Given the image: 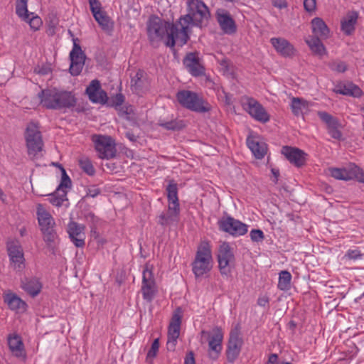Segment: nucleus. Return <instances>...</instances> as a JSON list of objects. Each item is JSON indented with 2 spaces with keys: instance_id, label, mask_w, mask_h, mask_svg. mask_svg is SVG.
Here are the masks:
<instances>
[{
  "instance_id": "nucleus-5",
  "label": "nucleus",
  "mask_w": 364,
  "mask_h": 364,
  "mask_svg": "<svg viewBox=\"0 0 364 364\" xmlns=\"http://www.w3.org/2000/svg\"><path fill=\"white\" fill-rule=\"evenodd\" d=\"M176 99L182 107L196 112L205 113L211 109V106L207 101L198 93L191 90L178 91L176 93Z\"/></svg>"
},
{
  "instance_id": "nucleus-35",
  "label": "nucleus",
  "mask_w": 364,
  "mask_h": 364,
  "mask_svg": "<svg viewBox=\"0 0 364 364\" xmlns=\"http://www.w3.org/2000/svg\"><path fill=\"white\" fill-rule=\"evenodd\" d=\"M28 0H16V13L25 21H28V16L33 15V13L29 14L27 9Z\"/></svg>"
},
{
  "instance_id": "nucleus-31",
  "label": "nucleus",
  "mask_w": 364,
  "mask_h": 364,
  "mask_svg": "<svg viewBox=\"0 0 364 364\" xmlns=\"http://www.w3.org/2000/svg\"><path fill=\"white\" fill-rule=\"evenodd\" d=\"M159 126L168 131L178 132L182 130L186 127V122L183 119L178 118L170 120L160 119Z\"/></svg>"
},
{
  "instance_id": "nucleus-8",
  "label": "nucleus",
  "mask_w": 364,
  "mask_h": 364,
  "mask_svg": "<svg viewBox=\"0 0 364 364\" xmlns=\"http://www.w3.org/2000/svg\"><path fill=\"white\" fill-rule=\"evenodd\" d=\"M201 333L208 336V357L211 360H217L223 349V333L222 329L218 326H215L211 332L202 331Z\"/></svg>"
},
{
  "instance_id": "nucleus-12",
  "label": "nucleus",
  "mask_w": 364,
  "mask_h": 364,
  "mask_svg": "<svg viewBox=\"0 0 364 364\" xmlns=\"http://www.w3.org/2000/svg\"><path fill=\"white\" fill-rule=\"evenodd\" d=\"M143 299L151 303L157 293L154 274L146 266L143 270L142 284L141 287Z\"/></svg>"
},
{
  "instance_id": "nucleus-39",
  "label": "nucleus",
  "mask_w": 364,
  "mask_h": 364,
  "mask_svg": "<svg viewBox=\"0 0 364 364\" xmlns=\"http://www.w3.org/2000/svg\"><path fill=\"white\" fill-rule=\"evenodd\" d=\"M308 107V102L301 98L293 97L291 99V108L294 115L302 114V109Z\"/></svg>"
},
{
  "instance_id": "nucleus-48",
  "label": "nucleus",
  "mask_w": 364,
  "mask_h": 364,
  "mask_svg": "<svg viewBox=\"0 0 364 364\" xmlns=\"http://www.w3.org/2000/svg\"><path fill=\"white\" fill-rule=\"evenodd\" d=\"M142 76H143V73L141 70H139L136 73L135 76L132 78L131 87L133 90L137 91L142 87V86H143V81L141 80Z\"/></svg>"
},
{
  "instance_id": "nucleus-21",
  "label": "nucleus",
  "mask_w": 364,
  "mask_h": 364,
  "mask_svg": "<svg viewBox=\"0 0 364 364\" xmlns=\"http://www.w3.org/2000/svg\"><path fill=\"white\" fill-rule=\"evenodd\" d=\"M270 43L272 46L280 55L284 57H291L294 55L295 49L294 46L285 38H272Z\"/></svg>"
},
{
  "instance_id": "nucleus-36",
  "label": "nucleus",
  "mask_w": 364,
  "mask_h": 364,
  "mask_svg": "<svg viewBox=\"0 0 364 364\" xmlns=\"http://www.w3.org/2000/svg\"><path fill=\"white\" fill-rule=\"evenodd\" d=\"M180 328L176 326H168L167 348L168 350H173L177 338L180 334Z\"/></svg>"
},
{
  "instance_id": "nucleus-18",
  "label": "nucleus",
  "mask_w": 364,
  "mask_h": 364,
  "mask_svg": "<svg viewBox=\"0 0 364 364\" xmlns=\"http://www.w3.org/2000/svg\"><path fill=\"white\" fill-rule=\"evenodd\" d=\"M246 110L257 121L265 123L269 121V114L264 107L253 98H250L247 103Z\"/></svg>"
},
{
  "instance_id": "nucleus-29",
  "label": "nucleus",
  "mask_w": 364,
  "mask_h": 364,
  "mask_svg": "<svg viewBox=\"0 0 364 364\" xmlns=\"http://www.w3.org/2000/svg\"><path fill=\"white\" fill-rule=\"evenodd\" d=\"M37 216L40 228L55 226L53 218L41 205L37 208Z\"/></svg>"
},
{
  "instance_id": "nucleus-22",
  "label": "nucleus",
  "mask_w": 364,
  "mask_h": 364,
  "mask_svg": "<svg viewBox=\"0 0 364 364\" xmlns=\"http://www.w3.org/2000/svg\"><path fill=\"white\" fill-rule=\"evenodd\" d=\"M8 345L14 355L23 359L26 358L23 341L18 335L9 336L8 337Z\"/></svg>"
},
{
  "instance_id": "nucleus-24",
  "label": "nucleus",
  "mask_w": 364,
  "mask_h": 364,
  "mask_svg": "<svg viewBox=\"0 0 364 364\" xmlns=\"http://www.w3.org/2000/svg\"><path fill=\"white\" fill-rule=\"evenodd\" d=\"M334 92L338 94L354 97H359L363 95L361 89L358 85L350 82L346 84L338 85Z\"/></svg>"
},
{
  "instance_id": "nucleus-50",
  "label": "nucleus",
  "mask_w": 364,
  "mask_h": 364,
  "mask_svg": "<svg viewBox=\"0 0 364 364\" xmlns=\"http://www.w3.org/2000/svg\"><path fill=\"white\" fill-rule=\"evenodd\" d=\"M251 240L253 242H262L264 240V232L259 229H253L250 231V233Z\"/></svg>"
},
{
  "instance_id": "nucleus-7",
  "label": "nucleus",
  "mask_w": 364,
  "mask_h": 364,
  "mask_svg": "<svg viewBox=\"0 0 364 364\" xmlns=\"http://www.w3.org/2000/svg\"><path fill=\"white\" fill-rule=\"evenodd\" d=\"M92 139L100 159H109L116 156V144L111 136L93 135Z\"/></svg>"
},
{
  "instance_id": "nucleus-60",
  "label": "nucleus",
  "mask_w": 364,
  "mask_h": 364,
  "mask_svg": "<svg viewBox=\"0 0 364 364\" xmlns=\"http://www.w3.org/2000/svg\"><path fill=\"white\" fill-rule=\"evenodd\" d=\"M184 364H196L193 352L190 351L186 354Z\"/></svg>"
},
{
  "instance_id": "nucleus-19",
  "label": "nucleus",
  "mask_w": 364,
  "mask_h": 364,
  "mask_svg": "<svg viewBox=\"0 0 364 364\" xmlns=\"http://www.w3.org/2000/svg\"><path fill=\"white\" fill-rule=\"evenodd\" d=\"M85 226L76 222L71 221L68 226V232L71 241L77 247L85 246Z\"/></svg>"
},
{
  "instance_id": "nucleus-58",
  "label": "nucleus",
  "mask_w": 364,
  "mask_h": 364,
  "mask_svg": "<svg viewBox=\"0 0 364 364\" xmlns=\"http://www.w3.org/2000/svg\"><path fill=\"white\" fill-rule=\"evenodd\" d=\"M269 302V299L267 295L259 296L257 299V304L259 306L265 307Z\"/></svg>"
},
{
  "instance_id": "nucleus-54",
  "label": "nucleus",
  "mask_w": 364,
  "mask_h": 364,
  "mask_svg": "<svg viewBox=\"0 0 364 364\" xmlns=\"http://www.w3.org/2000/svg\"><path fill=\"white\" fill-rule=\"evenodd\" d=\"M316 0H304V6L306 11L311 12L316 9Z\"/></svg>"
},
{
  "instance_id": "nucleus-53",
  "label": "nucleus",
  "mask_w": 364,
  "mask_h": 364,
  "mask_svg": "<svg viewBox=\"0 0 364 364\" xmlns=\"http://www.w3.org/2000/svg\"><path fill=\"white\" fill-rule=\"evenodd\" d=\"M346 257L350 259H357L361 258L362 254L358 250H348L346 254Z\"/></svg>"
},
{
  "instance_id": "nucleus-1",
  "label": "nucleus",
  "mask_w": 364,
  "mask_h": 364,
  "mask_svg": "<svg viewBox=\"0 0 364 364\" xmlns=\"http://www.w3.org/2000/svg\"><path fill=\"white\" fill-rule=\"evenodd\" d=\"M146 26L148 39L153 47H158L161 42H164L169 48H173L176 44L183 46L187 43L183 42L182 31L178 21L170 23L158 16L152 15L149 17Z\"/></svg>"
},
{
  "instance_id": "nucleus-52",
  "label": "nucleus",
  "mask_w": 364,
  "mask_h": 364,
  "mask_svg": "<svg viewBox=\"0 0 364 364\" xmlns=\"http://www.w3.org/2000/svg\"><path fill=\"white\" fill-rule=\"evenodd\" d=\"M95 98L98 100L97 102H93L94 103L105 104L107 100V95L106 92L104 90L97 91L95 93Z\"/></svg>"
},
{
  "instance_id": "nucleus-34",
  "label": "nucleus",
  "mask_w": 364,
  "mask_h": 364,
  "mask_svg": "<svg viewBox=\"0 0 364 364\" xmlns=\"http://www.w3.org/2000/svg\"><path fill=\"white\" fill-rule=\"evenodd\" d=\"M306 42L314 53L320 56L325 54L326 48L319 38L311 36Z\"/></svg>"
},
{
  "instance_id": "nucleus-2",
  "label": "nucleus",
  "mask_w": 364,
  "mask_h": 364,
  "mask_svg": "<svg viewBox=\"0 0 364 364\" xmlns=\"http://www.w3.org/2000/svg\"><path fill=\"white\" fill-rule=\"evenodd\" d=\"M187 6V14L181 16L177 21L182 31L183 42L189 40L191 27L202 28L210 16L208 7L202 0H188Z\"/></svg>"
},
{
  "instance_id": "nucleus-20",
  "label": "nucleus",
  "mask_w": 364,
  "mask_h": 364,
  "mask_svg": "<svg viewBox=\"0 0 364 364\" xmlns=\"http://www.w3.org/2000/svg\"><path fill=\"white\" fill-rule=\"evenodd\" d=\"M180 219V208L168 205V210L163 211L157 217V223L162 227H166L177 223Z\"/></svg>"
},
{
  "instance_id": "nucleus-28",
  "label": "nucleus",
  "mask_w": 364,
  "mask_h": 364,
  "mask_svg": "<svg viewBox=\"0 0 364 364\" xmlns=\"http://www.w3.org/2000/svg\"><path fill=\"white\" fill-rule=\"evenodd\" d=\"M4 302L6 303L9 309L13 311H25L27 307L26 303L13 293H9L4 296Z\"/></svg>"
},
{
  "instance_id": "nucleus-15",
  "label": "nucleus",
  "mask_w": 364,
  "mask_h": 364,
  "mask_svg": "<svg viewBox=\"0 0 364 364\" xmlns=\"http://www.w3.org/2000/svg\"><path fill=\"white\" fill-rule=\"evenodd\" d=\"M215 18L221 30L226 34H233L237 31L235 20L230 14L224 9H218L215 12Z\"/></svg>"
},
{
  "instance_id": "nucleus-42",
  "label": "nucleus",
  "mask_w": 364,
  "mask_h": 364,
  "mask_svg": "<svg viewBox=\"0 0 364 364\" xmlns=\"http://www.w3.org/2000/svg\"><path fill=\"white\" fill-rule=\"evenodd\" d=\"M101 90H103L101 88L100 81L97 80H93L87 87L85 92L91 102H97L98 100L95 98V93Z\"/></svg>"
},
{
  "instance_id": "nucleus-64",
  "label": "nucleus",
  "mask_w": 364,
  "mask_h": 364,
  "mask_svg": "<svg viewBox=\"0 0 364 364\" xmlns=\"http://www.w3.org/2000/svg\"><path fill=\"white\" fill-rule=\"evenodd\" d=\"M48 73V69L47 68H42L38 70V73L41 75H46Z\"/></svg>"
},
{
  "instance_id": "nucleus-33",
  "label": "nucleus",
  "mask_w": 364,
  "mask_h": 364,
  "mask_svg": "<svg viewBox=\"0 0 364 364\" xmlns=\"http://www.w3.org/2000/svg\"><path fill=\"white\" fill-rule=\"evenodd\" d=\"M95 21L99 23L101 28L105 31H110L112 28V23H111L109 17L107 15L106 12L100 10L97 12L92 14Z\"/></svg>"
},
{
  "instance_id": "nucleus-6",
  "label": "nucleus",
  "mask_w": 364,
  "mask_h": 364,
  "mask_svg": "<svg viewBox=\"0 0 364 364\" xmlns=\"http://www.w3.org/2000/svg\"><path fill=\"white\" fill-rule=\"evenodd\" d=\"M24 139L29 157L31 159L38 157L42 151L43 141L37 123L31 122L27 124L24 132Z\"/></svg>"
},
{
  "instance_id": "nucleus-47",
  "label": "nucleus",
  "mask_w": 364,
  "mask_h": 364,
  "mask_svg": "<svg viewBox=\"0 0 364 364\" xmlns=\"http://www.w3.org/2000/svg\"><path fill=\"white\" fill-rule=\"evenodd\" d=\"M183 310L181 307H177L172 315L169 326L181 327Z\"/></svg>"
},
{
  "instance_id": "nucleus-62",
  "label": "nucleus",
  "mask_w": 364,
  "mask_h": 364,
  "mask_svg": "<svg viewBox=\"0 0 364 364\" xmlns=\"http://www.w3.org/2000/svg\"><path fill=\"white\" fill-rule=\"evenodd\" d=\"M271 171L274 177V179L273 180V181L275 183H277L278 181V177L279 176V169L272 168Z\"/></svg>"
},
{
  "instance_id": "nucleus-45",
  "label": "nucleus",
  "mask_w": 364,
  "mask_h": 364,
  "mask_svg": "<svg viewBox=\"0 0 364 364\" xmlns=\"http://www.w3.org/2000/svg\"><path fill=\"white\" fill-rule=\"evenodd\" d=\"M327 66L333 71L344 73L347 70V65L340 60H333L326 63Z\"/></svg>"
},
{
  "instance_id": "nucleus-16",
  "label": "nucleus",
  "mask_w": 364,
  "mask_h": 364,
  "mask_svg": "<svg viewBox=\"0 0 364 364\" xmlns=\"http://www.w3.org/2000/svg\"><path fill=\"white\" fill-rule=\"evenodd\" d=\"M317 114L320 119L326 124L328 133L331 136L335 139H341L342 133L338 130L340 124L338 119L325 111H318Z\"/></svg>"
},
{
  "instance_id": "nucleus-40",
  "label": "nucleus",
  "mask_w": 364,
  "mask_h": 364,
  "mask_svg": "<svg viewBox=\"0 0 364 364\" xmlns=\"http://www.w3.org/2000/svg\"><path fill=\"white\" fill-rule=\"evenodd\" d=\"M41 230L43 235V240L48 245H50L52 242H54L58 237L57 232L55 230V226H49L46 228H41Z\"/></svg>"
},
{
  "instance_id": "nucleus-55",
  "label": "nucleus",
  "mask_w": 364,
  "mask_h": 364,
  "mask_svg": "<svg viewBox=\"0 0 364 364\" xmlns=\"http://www.w3.org/2000/svg\"><path fill=\"white\" fill-rule=\"evenodd\" d=\"M89 4L90 7V11L92 14H95V12H97V11L102 10L101 4L98 0H89Z\"/></svg>"
},
{
  "instance_id": "nucleus-63",
  "label": "nucleus",
  "mask_w": 364,
  "mask_h": 364,
  "mask_svg": "<svg viewBox=\"0 0 364 364\" xmlns=\"http://www.w3.org/2000/svg\"><path fill=\"white\" fill-rule=\"evenodd\" d=\"M126 137L128 138L131 141H136V136L131 132H128L125 134Z\"/></svg>"
},
{
  "instance_id": "nucleus-26",
  "label": "nucleus",
  "mask_w": 364,
  "mask_h": 364,
  "mask_svg": "<svg viewBox=\"0 0 364 364\" xmlns=\"http://www.w3.org/2000/svg\"><path fill=\"white\" fill-rule=\"evenodd\" d=\"M314 37L326 39L329 36V28L322 18L316 17L311 21Z\"/></svg>"
},
{
  "instance_id": "nucleus-59",
  "label": "nucleus",
  "mask_w": 364,
  "mask_h": 364,
  "mask_svg": "<svg viewBox=\"0 0 364 364\" xmlns=\"http://www.w3.org/2000/svg\"><path fill=\"white\" fill-rule=\"evenodd\" d=\"M100 193V190L97 188L92 187L87 190L86 197L95 198Z\"/></svg>"
},
{
  "instance_id": "nucleus-57",
  "label": "nucleus",
  "mask_w": 364,
  "mask_h": 364,
  "mask_svg": "<svg viewBox=\"0 0 364 364\" xmlns=\"http://www.w3.org/2000/svg\"><path fill=\"white\" fill-rule=\"evenodd\" d=\"M113 103L116 106H120L123 104L124 101V96L121 94H117L112 99Z\"/></svg>"
},
{
  "instance_id": "nucleus-56",
  "label": "nucleus",
  "mask_w": 364,
  "mask_h": 364,
  "mask_svg": "<svg viewBox=\"0 0 364 364\" xmlns=\"http://www.w3.org/2000/svg\"><path fill=\"white\" fill-rule=\"evenodd\" d=\"M267 364H292L290 362H278V355L275 353H272L269 355Z\"/></svg>"
},
{
  "instance_id": "nucleus-43",
  "label": "nucleus",
  "mask_w": 364,
  "mask_h": 364,
  "mask_svg": "<svg viewBox=\"0 0 364 364\" xmlns=\"http://www.w3.org/2000/svg\"><path fill=\"white\" fill-rule=\"evenodd\" d=\"M66 200L67 192H60L57 189L53 193L50 195L49 198L50 203L55 206H60Z\"/></svg>"
},
{
  "instance_id": "nucleus-49",
  "label": "nucleus",
  "mask_w": 364,
  "mask_h": 364,
  "mask_svg": "<svg viewBox=\"0 0 364 364\" xmlns=\"http://www.w3.org/2000/svg\"><path fill=\"white\" fill-rule=\"evenodd\" d=\"M159 338H156L154 340L151 348L149 350L147 353V358H154L156 356V354L159 351Z\"/></svg>"
},
{
  "instance_id": "nucleus-23",
  "label": "nucleus",
  "mask_w": 364,
  "mask_h": 364,
  "mask_svg": "<svg viewBox=\"0 0 364 364\" xmlns=\"http://www.w3.org/2000/svg\"><path fill=\"white\" fill-rule=\"evenodd\" d=\"M21 287L27 294L35 297L41 292L42 284L36 277H25L21 280Z\"/></svg>"
},
{
  "instance_id": "nucleus-9",
  "label": "nucleus",
  "mask_w": 364,
  "mask_h": 364,
  "mask_svg": "<svg viewBox=\"0 0 364 364\" xmlns=\"http://www.w3.org/2000/svg\"><path fill=\"white\" fill-rule=\"evenodd\" d=\"M219 230L230 234L233 237L245 235L248 226L230 215L222 217L218 222Z\"/></svg>"
},
{
  "instance_id": "nucleus-14",
  "label": "nucleus",
  "mask_w": 364,
  "mask_h": 364,
  "mask_svg": "<svg viewBox=\"0 0 364 364\" xmlns=\"http://www.w3.org/2000/svg\"><path fill=\"white\" fill-rule=\"evenodd\" d=\"M243 341L240 336L237 329L230 331V338L226 350L227 359L230 363H233L240 355Z\"/></svg>"
},
{
  "instance_id": "nucleus-30",
  "label": "nucleus",
  "mask_w": 364,
  "mask_h": 364,
  "mask_svg": "<svg viewBox=\"0 0 364 364\" xmlns=\"http://www.w3.org/2000/svg\"><path fill=\"white\" fill-rule=\"evenodd\" d=\"M358 14L356 11L348 12L346 18L341 21V29L347 35H350L355 31Z\"/></svg>"
},
{
  "instance_id": "nucleus-3",
  "label": "nucleus",
  "mask_w": 364,
  "mask_h": 364,
  "mask_svg": "<svg viewBox=\"0 0 364 364\" xmlns=\"http://www.w3.org/2000/svg\"><path fill=\"white\" fill-rule=\"evenodd\" d=\"M38 97L43 107L48 109H70L77 103V98L71 92L56 88L42 90Z\"/></svg>"
},
{
  "instance_id": "nucleus-17",
  "label": "nucleus",
  "mask_w": 364,
  "mask_h": 364,
  "mask_svg": "<svg viewBox=\"0 0 364 364\" xmlns=\"http://www.w3.org/2000/svg\"><path fill=\"white\" fill-rule=\"evenodd\" d=\"M282 154L296 167H301L306 163L307 154L299 148L284 146L282 149Z\"/></svg>"
},
{
  "instance_id": "nucleus-41",
  "label": "nucleus",
  "mask_w": 364,
  "mask_h": 364,
  "mask_svg": "<svg viewBox=\"0 0 364 364\" xmlns=\"http://www.w3.org/2000/svg\"><path fill=\"white\" fill-rule=\"evenodd\" d=\"M348 176L350 177V180L356 179L360 183H364V172L355 165H352L347 169Z\"/></svg>"
},
{
  "instance_id": "nucleus-10",
  "label": "nucleus",
  "mask_w": 364,
  "mask_h": 364,
  "mask_svg": "<svg viewBox=\"0 0 364 364\" xmlns=\"http://www.w3.org/2000/svg\"><path fill=\"white\" fill-rule=\"evenodd\" d=\"M218 267L223 277H228L231 273V266L234 263L235 256L228 242L220 245L217 255Z\"/></svg>"
},
{
  "instance_id": "nucleus-13",
  "label": "nucleus",
  "mask_w": 364,
  "mask_h": 364,
  "mask_svg": "<svg viewBox=\"0 0 364 364\" xmlns=\"http://www.w3.org/2000/svg\"><path fill=\"white\" fill-rule=\"evenodd\" d=\"M183 64L188 72L193 77H200L205 75V69L202 64V60L198 52L186 53L183 59Z\"/></svg>"
},
{
  "instance_id": "nucleus-46",
  "label": "nucleus",
  "mask_w": 364,
  "mask_h": 364,
  "mask_svg": "<svg viewBox=\"0 0 364 364\" xmlns=\"http://www.w3.org/2000/svg\"><path fill=\"white\" fill-rule=\"evenodd\" d=\"M331 175L336 179L350 181L347 174V168H332L330 169Z\"/></svg>"
},
{
  "instance_id": "nucleus-4",
  "label": "nucleus",
  "mask_w": 364,
  "mask_h": 364,
  "mask_svg": "<svg viewBox=\"0 0 364 364\" xmlns=\"http://www.w3.org/2000/svg\"><path fill=\"white\" fill-rule=\"evenodd\" d=\"M212 252L208 242H202L198 247L195 259L192 263V271L196 277H200L212 269Z\"/></svg>"
},
{
  "instance_id": "nucleus-32",
  "label": "nucleus",
  "mask_w": 364,
  "mask_h": 364,
  "mask_svg": "<svg viewBox=\"0 0 364 364\" xmlns=\"http://www.w3.org/2000/svg\"><path fill=\"white\" fill-rule=\"evenodd\" d=\"M168 205L180 208L178 198V185L173 180H170L166 188Z\"/></svg>"
},
{
  "instance_id": "nucleus-38",
  "label": "nucleus",
  "mask_w": 364,
  "mask_h": 364,
  "mask_svg": "<svg viewBox=\"0 0 364 364\" xmlns=\"http://www.w3.org/2000/svg\"><path fill=\"white\" fill-rule=\"evenodd\" d=\"M61 171V180L60 183L56 188L60 192H67L68 189H70L72 187V181L68 175L67 174L65 168L60 166Z\"/></svg>"
},
{
  "instance_id": "nucleus-25",
  "label": "nucleus",
  "mask_w": 364,
  "mask_h": 364,
  "mask_svg": "<svg viewBox=\"0 0 364 364\" xmlns=\"http://www.w3.org/2000/svg\"><path fill=\"white\" fill-rule=\"evenodd\" d=\"M8 254L12 263L18 264L20 266L23 263L24 258L23 254L20 245L16 242H10L7 244Z\"/></svg>"
},
{
  "instance_id": "nucleus-44",
  "label": "nucleus",
  "mask_w": 364,
  "mask_h": 364,
  "mask_svg": "<svg viewBox=\"0 0 364 364\" xmlns=\"http://www.w3.org/2000/svg\"><path fill=\"white\" fill-rule=\"evenodd\" d=\"M79 166L80 168L89 176H93L95 173V169L92 161L85 157L79 159Z\"/></svg>"
},
{
  "instance_id": "nucleus-11",
  "label": "nucleus",
  "mask_w": 364,
  "mask_h": 364,
  "mask_svg": "<svg viewBox=\"0 0 364 364\" xmlns=\"http://www.w3.org/2000/svg\"><path fill=\"white\" fill-rule=\"evenodd\" d=\"M73 47L70 53V73L73 76H77L82 72L86 55L78 43V38H73Z\"/></svg>"
},
{
  "instance_id": "nucleus-37",
  "label": "nucleus",
  "mask_w": 364,
  "mask_h": 364,
  "mask_svg": "<svg viewBox=\"0 0 364 364\" xmlns=\"http://www.w3.org/2000/svg\"><path fill=\"white\" fill-rule=\"evenodd\" d=\"M291 275L288 271L284 270L279 273L278 288L282 291H287L291 287Z\"/></svg>"
},
{
  "instance_id": "nucleus-51",
  "label": "nucleus",
  "mask_w": 364,
  "mask_h": 364,
  "mask_svg": "<svg viewBox=\"0 0 364 364\" xmlns=\"http://www.w3.org/2000/svg\"><path fill=\"white\" fill-rule=\"evenodd\" d=\"M31 28L35 31L38 30L41 25L42 24V21L38 16H32L30 18L28 16V21H27Z\"/></svg>"
},
{
  "instance_id": "nucleus-61",
  "label": "nucleus",
  "mask_w": 364,
  "mask_h": 364,
  "mask_svg": "<svg viewBox=\"0 0 364 364\" xmlns=\"http://www.w3.org/2000/svg\"><path fill=\"white\" fill-rule=\"evenodd\" d=\"M272 4L274 6L279 9H284L287 6V2L286 0H273Z\"/></svg>"
},
{
  "instance_id": "nucleus-27",
  "label": "nucleus",
  "mask_w": 364,
  "mask_h": 364,
  "mask_svg": "<svg viewBox=\"0 0 364 364\" xmlns=\"http://www.w3.org/2000/svg\"><path fill=\"white\" fill-rule=\"evenodd\" d=\"M247 145L254 156L258 159H262L267 153V146L264 142H259L254 137H247Z\"/></svg>"
}]
</instances>
